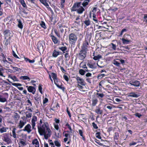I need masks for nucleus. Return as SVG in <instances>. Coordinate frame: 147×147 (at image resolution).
<instances>
[{"label": "nucleus", "instance_id": "1", "mask_svg": "<svg viewBox=\"0 0 147 147\" xmlns=\"http://www.w3.org/2000/svg\"><path fill=\"white\" fill-rule=\"evenodd\" d=\"M38 131L41 135H44L45 138L47 140L51 135V131L49 128L48 123L47 122L44 123L41 126H38Z\"/></svg>", "mask_w": 147, "mask_h": 147}, {"label": "nucleus", "instance_id": "2", "mask_svg": "<svg viewBox=\"0 0 147 147\" xmlns=\"http://www.w3.org/2000/svg\"><path fill=\"white\" fill-rule=\"evenodd\" d=\"M81 4L80 2L74 3L71 9V11H76L77 13L79 14L83 13L85 11V9L83 6H80Z\"/></svg>", "mask_w": 147, "mask_h": 147}, {"label": "nucleus", "instance_id": "3", "mask_svg": "<svg viewBox=\"0 0 147 147\" xmlns=\"http://www.w3.org/2000/svg\"><path fill=\"white\" fill-rule=\"evenodd\" d=\"M77 36L74 33H71L69 36V43L71 46H74L76 43L77 40Z\"/></svg>", "mask_w": 147, "mask_h": 147}, {"label": "nucleus", "instance_id": "4", "mask_svg": "<svg viewBox=\"0 0 147 147\" xmlns=\"http://www.w3.org/2000/svg\"><path fill=\"white\" fill-rule=\"evenodd\" d=\"M76 80L78 82V87L81 90L83 89V86H85L86 85V82L82 79L79 77L77 76Z\"/></svg>", "mask_w": 147, "mask_h": 147}, {"label": "nucleus", "instance_id": "5", "mask_svg": "<svg viewBox=\"0 0 147 147\" xmlns=\"http://www.w3.org/2000/svg\"><path fill=\"white\" fill-rule=\"evenodd\" d=\"M86 50L82 49L79 54L77 55V56L80 60H83L85 58L87 55Z\"/></svg>", "mask_w": 147, "mask_h": 147}, {"label": "nucleus", "instance_id": "6", "mask_svg": "<svg viewBox=\"0 0 147 147\" xmlns=\"http://www.w3.org/2000/svg\"><path fill=\"white\" fill-rule=\"evenodd\" d=\"M9 95L7 92H0V102H5L7 101Z\"/></svg>", "mask_w": 147, "mask_h": 147}, {"label": "nucleus", "instance_id": "7", "mask_svg": "<svg viewBox=\"0 0 147 147\" xmlns=\"http://www.w3.org/2000/svg\"><path fill=\"white\" fill-rule=\"evenodd\" d=\"M49 36L51 38L54 44H58L59 43L60 41L56 37L54 36L52 30L50 34H49Z\"/></svg>", "mask_w": 147, "mask_h": 147}, {"label": "nucleus", "instance_id": "8", "mask_svg": "<svg viewBox=\"0 0 147 147\" xmlns=\"http://www.w3.org/2000/svg\"><path fill=\"white\" fill-rule=\"evenodd\" d=\"M26 88H27V90L29 93H32L33 94H35L36 91V89L35 87L32 86H26Z\"/></svg>", "mask_w": 147, "mask_h": 147}, {"label": "nucleus", "instance_id": "9", "mask_svg": "<svg viewBox=\"0 0 147 147\" xmlns=\"http://www.w3.org/2000/svg\"><path fill=\"white\" fill-rule=\"evenodd\" d=\"M3 141L7 142L8 144L11 143L12 142V141L9 138L8 134L5 133L3 134Z\"/></svg>", "mask_w": 147, "mask_h": 147}, {"label": "nucleus", "instance_id": "10", "mask_svg": "<svg viewBox=\"0 0 147 147\" xmlns=\"http://www.w3.org/2000/svg\"><path fill=\"white\" fill-rule=\"evenodd\" d=\"M22 131H24L27 132L29 134L32 131V129L31 125L30 124H28L24 127Z\"/></svg>", "mask_w": 147, "mask_h": 147}, {"label": "nucleus", "instance_id": "11", "mask_svg": "<svg viewBox=\"0 0 147 147\" xmlns=\"http://www.w3.org/2000/svg\"><path fill=\"white\" fill-rule=\"evenodd\" d=\"M91 102H92L91 105L92 107H94L96 106L98 102V100L96 98V96H95L94 95L92 96Z\"/></svg>", "mask_w": 147, "mask_h": 147}, {"label": "nucleus", "instance_id": "12", "mask_svg": "<svg viewBox=\"0 0 147 147\" xmlns=\"http://www.w3.org/2000/svg\"><path fill=\"white\" fill-rule=\"evenodd\" d=\"M140 84L139 81L137 80H131L129 82V84L135 87L139 86Z\"/></svg>", "mask_w": 147, "mask_h": 147}, {"label": "nucleus", "instance_id": "13", "mask_svg": "<svg viewBox=\"0 0 147 147\" xmlns=\"http://www.w3.org/2000/svg\"><path fill=\"white\" fill-rule=\"evenodd\" d=\"M94 95L95 96H96V98H98L100 100H103V98L105 96L104 94L103 93H99L98 91L95 94H94Z\"/></svg>", "mask_w": 147, "mask_h": 147}, {"label": "nucleus", "instance_id": "14", "mask_svg": "<svg viewBox=\"0 0 147 147\" xmlns=\"http://www.w3.org/2000/svg\"><path fill=\"white\" fill-rule=\"evenodd\" d=\"M98 53H95V52L93 53V56H94L93 59L95 61L98 60L100 58H102V57L100 54H98Z\"/></svg>", "mask_w": 147, "mask_h": 147}, {"label": "nucleus", "instance_id": "15", "mask_svg": "<svg viewBox=\"0 0 147 147\" xmlns=\"http://www.w3.org/2000/svg\"><path fill=\"white\" fill-rule=\"evenodd\" d=\"M51 76L53 78V80H54V84L56 83H58V78L57 77V74L54 72H51Z\"/></svg>", "mask_w": 147, "mask_h": 147}, {"label": "nucleus", "instance_id": "16", "mask_svg": "<svg viewBox=\"0 0 147 147\" xmlns=\"http://www.w3.org/2000/svg\"><path fill=\"white\" fill-rule=\"evenodd\" d=\"M78 118L80 121H83V120H87L86 117L85 116V115L84 114H79Z\"/></svg>", "mask_w": 147, "mask_h": 147}, {"label": "nucleus", "instance_id": "17", "mask_svg": "<svg viewBox=\"0 0 147 147\" xmlns=\"http://www.w3.org/2000/svg\"><path fill=\"white\" fill-rule=\"evenodd\" d=\"M90 1V0H85L82 3L83 7L84 8L86 7L88 8L89 5V3Z\"/></svg>", "mask_w": 147, "mask_h": 147}, {"label": "nucleus", "instance_id": "18", "mask_svg": "<svg viewBox=\"0 0 147 147\" xmlns=\"http://www.w3.org/2000/svg\"><path fill=\"white\" fill-rule=\"evenodd\" d=\"M88 45L89 44L88 40H85L83 44V46L82 47V49H83L86 50H87V49L88 48Z\"/></svg>", "mask_w": 147, "mask_h": 147}, {"label": "nucleus", "instance_id": "19", "mask_svg": "<svg viewBox=\"0 0 147 147\" xmlns=\"http://www.w3.org/2000/svg\"><path fill=\"white\" fill-rule=\"evenodd\" d=\"M58 27L59 31L61 33H63L64 32V30L63 28H65V26L63 25V23L60 24H58Z\"/></svg>", "mask_w": 147, "mask_h": 147}, {"label": "nucleus", "instance_id": "20", "mask_svg": "<svg viewBox=\"0 0 147 147\" xmlns=\"http://www.w3.org/2000/svg\"><path fill=\"white\" fill-rule=\"evenodd\" d=\"M5 69L3 68V67H2L0 68V76L5 77Z\"/></svg>", "mask_w": 147, "mask_h": 147}, {"label": "nucleus", "instance_id": "21", "mask_svg": "<svg viewBox=\"0 0 147 147\" xmlns=\"http://www.w3.org/2000/svg\"><path fill=\"white\" fill-rule=\"evenodd\" d=\"M59 49L61 50L63 53H65L66 52H68L69 51H67V47L66 46H62L59 47Z\"/></svg>", "mask_w": 147, "mask_h": 147}, {"label": "nucleus", "instance_id": "22", "mask_svg": "<svg viewBox=\"0 0 147 147\" xmlns=\"http://www.w3.org/2000/svg\"><path fill=\"white\" fill-rule=\"evenodd\" d=\"M26 123V122H24L22 120H20L18 126V127L20 129H22Z\"/></svg>", "mask_w": 147, "mask_h": 147}, {"label": "nucleus", "instance_id": "23", "mask_svg": "<svg viewBox=\"0 0 147 147\" xmlns=\"http://www.w3.org/2000/svg\"><path fill=\"white\" fill-rule=\"evenodd\" d=\"M60 53H61L55 49L52 53V56L54 57H56L60 55Z\"/></svg>", "mask_w": 147, "mask_h": 147}, {"label": "nucleus", "instance_id": "24", "mask_svg": "<svg viewBox=\"0 0 147 147\" xmlns=\"http://www.w3.org/2000/svg\"><path fill=\"white\" fill-rule=\"evenodd\" d=\"M32 144L34 145L35 144V147H39V144L38 141L37 139H35L32 141Z\"/></svg>", "mask_w": 147, "mask_h": 147}, {"label": "nucleus", "instance_id": "25", "mask_svg": "<svg viewBox=\"0 0 147 147\" xmlns=\"http://www.w3.org/2000/svg\"><path fill=\"white\" fill-rule=\"evenodd\" d=\"M140 96L139 94H136V92H130L128 96L135 98H138Z\"/></svg>", "mask_w": 147, "mask_h": 147}, {"label": "nucleus", "instance_id": "26", "mask_svg": "<svg viewBox=\"0 0 147 147\" xmlns=\"http://www.w3.org/2000/svg\"><path fill=\"white\" fill-rule=\"evenodd\" d=\"M121 40L122 43L123 44H129L131 42V40H130L125 39L124 38H122L121 39Z\"/></svg>", "mask_w": 147, "mask_h": 147}, {"label": "nucleus", "instance_id": "27", "mask_svg": "<svg viewBox=\"0 0 147 147\" xmlns=\"http://www.w3.org/2000/svg\"><path fill=\"white\" fill-rule=\"evenodd\" d=\"M8 78L11 79L14 82H18L19 81L18 79L16 76H12L11 75H9Z\"/></svg>", "mask_w": 147, "mask_h": 147}, {"label": "nucleus", "instance_id": "28", "mask_svg": "<svg viewBox=\"0 0 147 147\" xmlns=\"http://www.w3.org/2000/svg\"><path fill=\"white\" fill-rule=\"evenodd\" d=\"M61 85H59L58 84V83H56L55 84L56 86L62 90H63V92H65V88L63 86V85L62 83H61Z\"/></svg>", "mask_w": 147, "mask_h": 147}, {"label": "nucleus", "instance_id": "29", "mask_svg": "<svg viewBox=\"0 0 147 147\" xmlns=\"http://www.w3.org/2000/svg\"><path fill=\"white\" fill-rule=\"evenodd\" d=\"M84 22L86 26H88L90 24V21L88 17H87Z\"/></svg>", "mask_w": 147, "mask_h": 147}, {"label": "nucleus", "instance_id": "30", "mask_svg": "<svg viewBox=\"0 0 147 147\" xmlns=\"http://www.w3.org/2000/svg\"><path fill=\"white\" fill-rule=\"evenodd\" d=\"M95 112L98 114L102 115L103 114V111L102 110H101L99 107H98L96 109Z\"/></svg>", "mask_w": 147, "mask_h": 147}, {"label": "nucleus", "instance_id": "31", "mask_svg": "<svg viewBox=\"0 0 147 147\" xmlns=\"http://www.w3.org/2000/svg\"><path fill=\"white\" fill-rule=\"evenodd\" d=\"M65 126L66 127H67V128L70 131H64L63 132V134H64V133L65 132H67L68 133L70 132V133H71L72 129L71 127V126L68 123H67L65 124Z\"/></svg>", "mask_w": 147, "mask_h": 147}, {"label": "nucleus", "instance_id": "32", "mask_svg": "<svg viewBox=\"0 0 147 147\" xmlns=\"http://www.w3.org/2000/svg\"><path fill=\"white\" fill-rule=\"evenodd\" d=\"M39 1L43 4L47 8H48L49 6V5L47 2V0H39Z\"/></svg>", "mask_w": 147, "mask_h": 147}, {"label": "nucleus", "instance_id": "33", "mask_svg": "<svg viewBox=\"0 0 147 147\" xmlns=\"http://www.w3.org/2000/svg\"><path fill=\"white\" fill-rule=\"evenodd\" d=\"M17 20L18 22V27L21 29H22L23 28V25L22 22V21L20 19H17Z\"/></svg>", "mask_w": 147, "mask_h": 147}, {"label": "nucleus", "instance_id": "34", "mask_svg": "<svg viewBox=\"0 0 147 147\" xmlns=\"http://www.w3.org/2000/svg\"><path fill=\"white\" fill-rule=\"evenodd\" d=\"M80 16H77L76 21L74 22L75 23L77 24L78 25H80V23L81 19L80 18Z\"/></svg>", "mask_w": 147, "mask_h": 147}, {"label": "nucleus", "instance_id": "35", "mask_svg": "<svg viewBox=\"0 0 147 147\" xmlns=\"http://www.w3.org/2000/svg\"><path fill=\"white\" fill-rule=\"evenodd\" d=\"M97 9V8L96 7H94L92 9L91 12L90 13V17H91L92 15L93 14H96V12Z\"/></svg>", "mask_w": 147, "mask_h": 147}, {"label": "nucleus", "instance_id": "36", "mask_svg": "<svg viewBox=\"0 0 147 147\" xmlns=\"http://www.w3.org/2000/svg\"><path fill=\"white\" fill-rule=\"evenodd\" d=\"M1 61L2 62H3L4 64H7V63L9 64H11V63L7 61L5 57H3L2 58Z\"/></svg>", "mask_w": 147, "mask_h": 147}, {"label": "nucleus", "instance_id": "37", "mask_svg": "<svg viewBox=\"0 0 147 147\" xmlns=\"http://www.w3.org/2000/svg\"><path fill=\"white\" fill-rule=\"evenodd\" d=\"M79 134L80 136L82 137V140L84 141H85L86 140L83 134V132L82 130L79 129Z\"/></svg>", "mask_w": 147, "mask_h": 147}, {"label": "nucleus", "instance_id": "38", "mask_svg": "<svg viewBox=\"0 0 147 147\" xmlns=\"http://www.w3.org/2000/svg\"><path fill=\"white\" fill-rule=\"evenodd\" d=\"M65 2V0H61L60 1V8L62 9H64Z\"/></svg>", "mask_w": 147, "mask_h": 147}, {"label": "nucleus", "instance_id": "39", "mask_svg": "<svg viewBox=\"0 0 147 147\" xmlns=\"http://www.w3.org/2000/svg\"><path fill=\"white\" fill-rule=\"evenodd\" d=\"M40 25L44 29H46L47 28V27L46 26V24L43 21H41L40 23Z\"/></svg>", "mask_w": 147, "mask_h": 147}, {"label": "nucleus", "instance_id": "40", "mask_svg": "<svg viewBox=\"0 0 147 147\" xmlns=\"http://www.w3.org/2000/svg\"><path fill=\"white\" fill-rule=\"evenodd\" d=\"M11 67L14 70V72L16 71H20L22 70L20 68H18L16 67H13L12 65H11Z\"/></svg>", "mask_w": 147, "mask_h": 147}, {"label": "nucleus", "instance_id": "41", "mask_svg": "<svg viewBox=\"0 0 147 147\" xmlns=\"http://www.w3.org/2000/svg\"><path fill=\"white\" fill-rule=\"evenodd\" d=\"M109 46L110 47L111 49L114 50H116V45L112 43H111L109 45Z\"/></svg>", "mask_w": 147, "mask_h": 147}, {"label": "nucleus", "instance_id": "42", "mask_svg": "<svg viewBox=\"0 0 147 147\" xmlns=\"http://www.w3.org/2000/svg\"><path fill=\"white\" fill-rule=\"evenodd\" d=\"M11 37H9L7 39H6L5 42V45L7 46L8 45H9L10 44V41L11 40Z\"/></svg>", "mask_w": 147, "mask_h": 147}, {"label": "nucleus", "instance_id": "43", "mask_svg": "<svg viewBox=\"0 0 147 147\" xmlns=\"http://www.w3.org/2000/svg\"><path fill=\"white\" fill-rule=\"evenodd\" d=\"M43 85L41 84H39L38 86V90L39 92L41 94H43V91L42 87Z\"/></svg>", "mask_w": 147, "mask_h": 147}, {"label": "nucleus", "instance_id": "44", "mask_svg": "<svg viewBox=\"0 0 147 147\" xmlns=\"http://www.w3.org/2000/svg\"><path fill=\"white\" fill-rule=\"evenodd\" d=\"M10 30H6L4 31V35L5 36H7L9 35H10Z\"/></svg>", "mask_w": 147, "mask_h": 147}, {"label": "nucleus", "instance_id": "45", "mask_svg": "<svg viewBox=\"0 0 147 147\" xmlns=\"http://www.w3.org/2000/svg\"><path fill=\"white\" fill-rule=\"evenodd\" d=\"M19 2L22 5L24 8H27V5L25 2L24 0H19Z\"/></svg>", "mask_w": 147, "mask_h": 147}, {"label": "nucleus", "instance_id": "46", "mask_svg": "<svg viewBox=\"0 0 147 147\" xmlns=\"http://www.w3.org/2000/svg\"><path fill=\"white\" fill-rule=\"evenodd\" d=\"M105 76L104 74H99L97 76V79L98 80L101 79Z\"/></svg>", "mask_w": 147, "mask_h": 147}, {"label": "nucleus", "instance_id": "47", "mask_svg": "<svg viewBox=\"0 0 147 147\" xmlns=\"http://www.w3.org/2000/svg\"><path fill=\"white\" fill-rule=\"evenodd\" d=\"M104 107L105 109L107 108L109 110H111L113 108L112 105H105Z\"/></svg>", "mask_w": 147, "mask_h": 147}, {"label": "nucleus", "instance_id": "48", "mask_svg": "<svg viewBox=\"0 0 147 147\" xmlns=\"http://www.w3.org/2000/svg\"><path fill=\"white\" fill-rule=\"evenodd\" d=\"M31 125L32 126V129L34 130H36V128L35 127L36 123L35 122L31 121Z\"/></svg>", "mask_w": 147, "mask_h": 147}, {"label": "nucleus", "instance_id": "49", "mask_svg": "<svg viewBox=\"0 0 147 147\" xmlns=\"http://www.w3.org/2000/svg\"><path fill=\"white\" fill-rule=\"evenodd\" d=\"M119 137V134L117 132H115V133L114 135V136L113 138L114 140H118V138Z\"/></svg>", "mask_w": 147, "mask_h": 147}, {"label": "nucleus", "instance_id": "50", "mask_svg": "<svg viewBox=\"0 0 147 147\" xmlns=\"http://www.w3.org/2000/svg\"><path fill=\"white\" fill-rule=\"evenodd\" d=\"M20 79L23 80H30V79L28 76H21L20 78Z\"/></svg>", "mask_w": 147, "mask_h": 147}, {"label": "nucleus", "instance_id": "51", "mask_svg": "<svg viewBox=\"0 0 147 147\" xmlns=\"http://www.w3.org/2000/svg\"><path fill=\"white\" fill-rule=\"evenodd\" d=\"M16 129L14 128L12 130V133H13V137L14 138H16Z\"/></svg>", "mask_w": 147, "mask_h": 147}, {"label": "nucleus", "instance_id": "52", "mask_svg": "<svg viewBox=\"0 0 147 147\" xmlns=\"http://www.w3.org/2000/svg\"><path fill=\"white\" fill-rule=\"evenodd\" d=\"M64 57L66 60H68L69 59L70 55L68 52H66L64 54Z\"/></svg>", "mask_w": 147, "mask_h": 147}, {"label": "nucleus", "instance_id": "53", "mask_svg": "<svg viewBox=\"0 0 147 147\" xmlns=\"http://www.w3.org/2000/svg\"><path fill=\"white\" fill-rule=\"evenodd\" d=\"M13 72V70L11 69H5V73H6L7 74H9L10 73H12Z\"/></svg>", "mask_w": 147, "mask_h": 147}, {"label": "nucleus", "instance_id": "54", "mask_svg": "<svg viewBox=\"0 0 147 147\" xmlns=\"http://www.w3.org/2000/svg\"><path fill=\"white\" fill-rule=\"evenodd\" d=\"M85 71L82 69H80L79 70V73L81 76H84L85 74Z\"/></svg>", "mask_w": 147, "mask_h": 147}, {"label": "nucleus", "instance_id": "55", "mask_svg": "<svg viewBox=\"0 0 147 147\" xmlns=\"http://www.w3.org/2000/svg\"><path fill=\"white\" fill-rule=\"evenodd\" d=\"M100 132H97L95 134V136L97 138L100 139H101V137L100 136Z\"/></svg>", "mask_w": 147, "mask_h": 147}, {"label": "nucleus", "instance_id": "56", "mask_svg": "<svg viewBox=\"0 0 147 147\" xmlns=\"http://www.w3.org/2000/svg\"><path fill=\"white\" fill-rule=\"evenodd\" d=\"M54 143L55 146L57 147H60L61 144L58 141L56 140L54 142Z\"/></svg>", "mask_w": 147, "mask_h": 147}, {"label": "nucleus", "instance_id": "57", "mask_svg": "<svg viewBox=\"0 0 147 147\" xmlns=\"http://www.w3.org/2000/svg\"><path fill=\"white\" fill-rule=\"evenodd\" d=\"M12 85L13 86H15L18 88V87H19L18 86H22V84H20V83H12Z\"/></svg>", "mask_w": 147, "mask_h": 147}, {"label": "nucleus", "instance_id": "58", "mask_svg": "<svg viewBox=\"0 0 147 147\" xmlns=\"http://www.w3.org/2000/svg\"><path fill=\"white\" fill-rule=\"evenodd\" d=\"M7 131V128L5 127H3L0 129V132L1 133L5 132Z\"/></svg>", "mask_w": 147, "mask_h": 147}, {"label": "nucleus", "instance_id": "59", "mask_svg": "<svg viewBox=\"0 0 147 147\" xmlns=\"http://www.w3.org/2000/svg\"><path fill=\"white\" fill-rule=\"evenodd\" d=\"M54 33L55 34V35L57 36L59 38H60L61 36L60 34L57 31V30L55 29L54 30Z\"/></svg>", "mask_w": 147, "mask_h": 147}, {"label": "nucleus", "instance_id": "60", "mask_svg": "<svg viewBox=\"0 0 147 147\" xmlns=\"http://www.w3.org/2000/svg\"><path fill=\"white\" fill-rule=\"evenodd\" d=\"M53 125L55 129L57 130H58L59 129L58 125L55 123H53Z\"/></svg>", "mask_w": 147, "mask_h": 147}, {"label": "nucleus", "instance_id": "61", "mask_svg": "<svg viewBox=\"0 0 147 147\" xmlns=\"http://www.w3.org/2000/svg\"><path fill=\"white\" fill-rule=\"evenodd\" d=\"M87 66H88L89 68L92 69L96 68V67L94 66V65L93 64H91L88 63H87Z\"/></svg>", "mask_w": 147, "mask_h": 147}, {"label": "nucleus", "instance_id": "62", "mask_svg": "<svg viewBox=\"0 0 147 147\" xmlns=\"http://www.w3.org/2000/svg\"><path fill=\"white\" fill-rule=\"evenodd\" d=\"M127 31V29H126V28H124V29H122L121 30V32L119 34V36H122L123 35V33H124V32H126Z\"/></svg>", "mask_w": 147, "mask_h": 147}, {"label": "nucleus", "instance_id": "63", "mask_svg": "<svg viewBox=\"0 0 147 147\" xmlns=\"http://www.w3.org/2000/svg\"><path fill=\"white\" fill-rule=\"evenodd\" d=\"M92 15V17L93 18V20L95 22H98L97 19L96 18V14H93Z\"/></svg>", "mask_w": 147, "mask_h": 147}, {"label": "nucleus", "instance_id": "64", "mask_svg": "<svg viewBox=\"0 0 147 147\" xmlns=\"http://www.w3.org/2000/svg\"><path fill=\"white\" fill-rule=\"evenodd\" d=\"M26 117L27 118H30L32 116V114L30 113H29L27 111L25 113Z\"/></svg>", "mask_w": 147, "mask_h": 147}]
</instances>
